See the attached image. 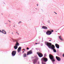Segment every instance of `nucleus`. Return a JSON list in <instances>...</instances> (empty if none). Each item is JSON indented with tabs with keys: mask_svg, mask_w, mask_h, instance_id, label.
Here are the masks:
<instances>
[{
	"mask_svg": "<svg viewBox=\"0 0 64 64\" xmlns=\"http://www.w3.org/2000/svg\"><path fill=\"white\" fill-rule=\"evenodd\" d=\"M45 44L48 46V48H55V46L53 45H52V44L50 43L46 42H45Z\"/></svg>",
	"mask_w": 64,
	"mask_h": 64,
	"instance_id": "1",
	"label": "nucleus"
},
{
	"mask_svg": "<svg viewBox=\"0 0 64 64\" xmlns=\"http://www.w3.org/2000/svg\"><path fill=\"white\" fill-rule=\"evenodd\" d=\"M49 57H50V59L52 60V61L53 62H55V60H54V57H53L52 55H51V54H50Z\"/></svg>",
	"mask_w": 64,
	"mask_h": 64,
	"instance_id": "2",
	"label": "nucleus"
},
{
	"mask_svg": "<svg viewBox=\"0 0 64 64\" xmlns=\"http://www.w3.org/2000/svg\"><path fill=\"white\" fill-rule=\"evenodd\" d=\"M37 54H38V56H39L40 57H42L43 56V55L42 54L40 53H39V52H37Z\"/></svg>",
	"mask_w": 64,
	"mask_h": 64,
	"instance_id": "3",
	"label": "nucleus"
},
{
	"mask_svg": "<svg viewBox=\"0 0 64 64\" xmlns=\"http://www.w3.org/2000/svg\"><path fill=\"white\" fill-rule=\"evenodd\" d=\"M42 60L44 62H46L48 61V59L46 58H42Z\"/></svg>",
	"mask_w": 64,
	"mask_h": 64,
	"instance_id": "4",
	"label": "nucleus"
},
{
	"mask_svg": "<svg viewBox=\"0 0 64 64\" xmlns=\"http://www.w3.org/2000/svg\"><path fill=\"white\" fill-rule=\"evenodd\" d=\"M16 54V51H13L12 52V56H14Z\"/></svg>",
	"mask_w": 64,
	"mask_h": 64,
	"instance_id": "5",
	"label": "nucleus"
},
{
	"mask_svg": "<svg viewBox=\"0 0 64 64\" xmlns=\"http://www.w3.org/2000/svg\"><path fill=\"white\" fill-rule=\"evenodd\" d=\"M32 51L31 50H30L29 51L27 52V55H30L32 54Z\"/></svg>",
	"mask_w": 64,
	"mask_h": 64,
	"instance_id": "6",
	"label": "nucleus"
},
{
	"mask_svg": "<svg viewBox=\"0 0 64 64\" xmlns=\"http://www.w3.org/2000/svg\"><path fill=\"white\" fill-rule=\"evenodd\" d=\"M56 59H57V60H58V61H60L61 60V58H60L58 56H56Z\"/></svg>",
	"mask_w": 64,
	"mask_h": 64,
	"instance_id": "7",
	"label": "nucleus"
},
{
	"mask_svg": "<svg viewBox=\"0 0 64 64\" xmlns=\"http://www.w3.org/2000/svg\"><path fill=\"white\" fill-rule=\"evenodd\" d=\"M21 48L20 47H19L18 49V52H20L21 51Z\"/></svg>",
	"mask_w": 64,
	"mask_h": 64,
	"instance_id": "8",
	"label": "nucleus"
},
{
	"mask_svg": "<svg viewBox=\"0 0 64 64\" xmlns=\"http://www.w3.org/2000/svg\"><path fill=\"white\" fill-rule=\"evenodd\" d=\"M55 46H56V47L58 49L59 48V46L58 44H56Z\"/></svg>",
	"mask_w": 64,
	"mask_h": 64,
	"instance_id": "9",
	"label": "nucleus"
},
{
	"mask_svg": "<svg viewBox=\"0 0 64 64\" xmlns=\"http://www.w3.org/2000/svg\"><path fill=\"white\" fill-rule=\"evenodd\" d=\"M42 29H47V27L46 26H43L42 27Z\"/></svg>",
	"mask_w": 64,
	"mask_h": 64,
	"instance_id": "10",
	"label": "nucleus"
},
{
	"mask_svg": "<svg viewBox=\"0 0 64 64\" xmlns=\"http://www.w3.org/2000/svg\"><path fill=\"white\" fill-rule=\"evenodd\" d=\"M51 48L53 50V51H54V52H56V50H55V49H54L55 48Z\"/></svg>",
	"mask_w": 64,
	"mask_h": 64,
	"instance_id": "11",
	"label": "nucleus"
},
{
	"mask_svg": "<svg viewBox=\"0 0 64 64\" xmlns=\"http://www.w3.org/2000/svg\"><path fill=\"white\" fill-rule=\"evenodd\" d=\"M50 31H50V30H48V31L46 32H53V31H54V30H50Z\"/></svg>",
	"mask_w": 64,
	"mask_h": 64,
	"instance_id": "12",
	"label": "nucleus"
},
{
	"mask_svg": "<svg viewBox=\"0 0 64 64\" xmlns=\"http://www.w3.org/2000/svg\"><path fill=\"white\" fill-rule=\"evenodd\" d=\"M19 45V44L18 43V42H17L16 43V46H18Z\"/></svg>",
	"mask_w": 64,
	"mask_h": 64,
	"instance_id": "13",
	"label": "nucleus"
},
{
	"mask_svg": "<svg viewBox=\"0 0 64 64\" xmlns=\"http://www.w3.org/2000/svg\"><path fill=\"white\" fill-rule=\"evenodd\" d=\"M52 32H46V34L48 35H50L51 34Z\"/></svg>",
	"mask_w": 64,
	"mask_h": 64,
	"instance_id": "14",
	"label": "nucleus"
},
{
	"mask_svg": "<svg viewBox=\"0 0 64 64\" xmlns=\"http://www.w3.org/2000/svg\"><path fill=\"white\" fill-rule=\"evenodd\" d=\"M59 39H60V40H61L62 41L63 40V39H62V38L61 36H60L59 37Z\"/></svg>",
	"mask_w": 64,
	"mask_h": 64,
	"instance_id": "15",
	"label": "nucleus"
},
{
	"mask_svg": "<svg viewBox=\"0 0 64 64\" xmlns=\"http://www.w3.org/2000/svg\"><path fill=\"white\" fill-rule=\"evenodd\" d=\"M0 32H6L4 30H2L1 32V30H0Z\"/></svg>",
	"mask_w": 64,
	"mask_h": 64,
	"instance_id": "16",
	"label": "nucleus"
},
{
	"mask_svg": "<svg viewBox=\"0 0 64 64\" xmlns=\"http://www.w3.org/2000/svg\"><path fill=\"white\" fill-rule=\"evenodd\" d=\"M14 48L15 50H16L17 49V48H18V46H14Z\"/></svg>",
	"mask_w": 64,
	"mask_h": 64,
	"instance_id": "17",
	"label": "nucleus"
},
{
	"mask_svg": "<svg viewBox=\"0 0 64 64\" xmlns=\"http://www.w3.org/2000/svg\"><path fill=\"white\" fill-rule=\"evenodd\" d=\"M24 57H26V54H24Z\"/></svg>",
	"mask_w": 64,
	"mask_h": 64,
	"instance_id": "18",
	"label": "nucleus"
},
{
	"mask_svg": "<svg viewBox=\"0 0 64 64\" xmlns=\"http://www.w3.org/2000/svg\"><path fill=\"white\" fill-rule=\"evenodd\" d=\"M36 62V59L34 60V61L33 62L34 64H35V63Z\"/></svg>",
	"mask_w": 64,
	"mask_h": 64,
	"instance_id": "19",
	"label": "nucleus"
},
{
	"mask_svg": "<svg viewBox=\"0 0 64 64\" xmlns=\"http://www.w3.org/2000/svg\"><path fill=\"white\" fill-rule=\"evenodd\" d=\"M2 33L4 34H6V32H2Z\"/></svg>",
	"mask_w": 64,
	"mask_h": 64,
	"instance_id": "20",
	"label": "nucleus"
},
{
	"mask_svg": "<svg viewBox=\"0 0 64 64\" xmlns=\"http://www.w3.org/2000/svg\"><path fill=\"white\" fill-rule=\"evenodd\" d=\"M22 22H18V24H20V23H21Z\"/></svg>",
	"mask_w": 64,
	"mask_h": 64,
	"instance_id": "21",
	"label": "nucleus"
},
{
	"mask_svg": "<svg viewBox=\"0 0 64 64\" xmlns=\"http://www.w3.org/2000/svg\"><path fill=\"white\" fill-rule=\"evenodd\" d=\"M26 49H27V50H29V48H26Z\"/></svg>",
	"mask_w": 64,
	"mask_h": 64,
	"instance_id": "22",
	"label": "nucleus"
},
{
	"mask_svg": "<svg viewBox=\"0 0 64 64\" xmlns=\"http://www.w3.org/2000/svg\"><path fill=\"white\" fill-rule=\"evenodd\" d=\"M42 64H46L45 63H43V62H42Z\"/></svg>",
	"mask_w": 64,
	"mask_h": 64,
	"instance_id": "23",
	"label": "nucleus"
},
{
	"mask_svg": "<svg viewBox=\"0 0 64 64\" xmlns=\"http://www.w3.org/2000/svg\"><path fill=\"white\" fill-rule=\"evenodd\" d=\"M62 56H63V57H64V54H63Z\"/></svg>",
	"mask_w": 64,
	"mask_h": 64,
	"instance_id": "24",
	"label": "nucleus"
},
{
	"mask_svg": "<svg viewBox=\"0 0 64 64\" xmlns=\"http://www.w3.org/2000/svg\"><path fill=\"white\" fill-rule=\"evenodd\" d=\"M23 50H24V51H25L26 50H24V49H23Z\"/></svg>",
	"mask_w": 64,
	"mask_h": 64,
	"instance_id": "25",
	"label": "nucleus"
},
{
	"mask_svg": "<svg viewBox=\"0 0 64 64\" xmlns=\"http://www.w3.org/2000/svg\"><path fill=\"white\" fill-rule=\"evenodd\" d=\"M35 44H39V43H35Z\"/></svg>",
	"mask_w": 64,
	"mask_h": 64,
	"instance_id": "26",
	"label": "nucleus"
},
{
	"mask_svg": "<svg viewBox=\"0 0 64 64\" xmlns=\"http://www.w3.org/2000/svg\"><path fill=\"white\" fill-rule=\"evenodd\" d=\"M54 12V13H55L56 14H56V12Z\"/></svg>",
	"mask_w": 64,
	"mask_h": 64,
	"instance_id": "27",
	"label": "nucleus"
},
{
	"mask_svg": "<svg viewBox=\"0 0 64 64\" xmlns=\"http://www.w3.org/2000/svg\"><path fill=\"white\" fill-rule=\"evenodd\" d=\"M37 6H38V4H37Z\"/></svg>",
	"mask_w": 64,
	"mask_h": 64,
	"instance_id": "28",
	"label": "nucleus"
},
{
	"mask_svg": "<svg viewBox=\"0 0 64 64\" xmlns=\"http://www.w3.org/2000/svg\"><path fill=\"white\" fill-rule=\"evenodd\" d=\"M8 21H9V22H10H10H10V21L9 20H8Z\"/></svg>",
	"mask_w": 64,
	"mask_h": 64,
	"instance_id": "29",
	"label": "nucleus"
},
{
	"mask_svg": "<svg viewBox=\"0 0 64 64\" xmlns=\"http://www.w3.org/2000/svg\"><path fill=\"white\" fill-rule=\"evenodd\" d=\"M44 56H46V54H44Z\"/></svg>",
	"mask_w": 64,
	"mask_h": 64,
	"instance_id": "30",
	"label": "nucleus"
},
{
	"mask_svg": "<svg viewBox=\"0 0 64 64\" xmlns=\"http://www.w3.org/2000/svg\"><path fill=\"white\" fill-rule=\"evenodd\" d=\"M16 33H17V34H18V32H16Z\"/></svg>",
	"mask_w": 64,
	"mask_h": 64,
	"instance_id": "31",
	"label": "nucleus"
},
{
	"mask_svg": "<svg viewBox=\"0 0 64 64\" xmlns=\"http://www.w3.org/2000/svg\"><path fill=\"white\" fill-rule=\"evenodd\" d=\"M51 41V40H50V41Z\"/></svg>",
	"mask_w": 64,
	"mask_h": 64,
	"instance_id": "32",
	"label": "nucleus"
},
{
	"mask_svg": "<svg viewBox=\"0 0 64 64\" xmlns=\"http://www.w3.org/2000/svg\"><path fill=\"white\" fill-rule=\"evenodd\" d=\"M24 52H23V53H24Z\"/></svg>",
	"mask_w": 64,
	"mask_h": 64,
	"instance_id": "33",
	"label": "nucleus"
},
{
	"mask_svg": "<svg viewBox=\"0 0 64 64\" xmlns=\"http://www.w3.org/2000/svg\"><path fill=\"white\" fill-rule=\"evenodd\" d=\"M14 27H15V26H14Z\"/></svg>",
	"mask_w": 64,
	"mask_h": 64,
	"instance_id": "34",
	"label": "nucleus"
},
{
	"mask_svg": "<svg viewBox=\"0 0 64 64\" xmlns=\"http://www.w3.org/2000/svg\"><path fill=\"white\" fill-rule=\"evenodd\" d=\"M50 31H52V30H50Z\"/></svg>",
	"mask_w": 64,
	"mask_h": 64,
	"instance_id": "35",
	"label": "nucleus"
},
{
	"mask_svg": "<svg viewBox=\"0 0 64 64\" xmlns=\"http://www.w3.org/2000/svg\"><path fill=\"white\" fill-rule=\"evenodd\" d=\"M13 34V33H12V34Z\"/></svg>",
	"mask_w": 64,
	"mask_h": 64,
	"instance_id": "36",
	"label": "nucleus"
}]
</instances>
